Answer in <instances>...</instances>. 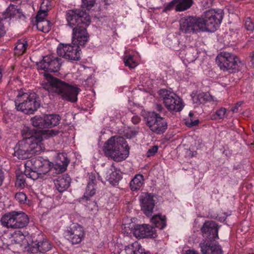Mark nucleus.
<instances>
[{"instance_id":"obj_28","label":"nucleus","mask_w":254,"mask_h":254,"mask_svg":"<svg viewBox=\"0 0 254 254\" xmlns=\"http://www.w3.org/2000/svg\"><path fill=\"white\" fill-rule=\"evenodd\" d=\"M125 252L127 254H146L144 250L137 242L126 247Z\"/></svg>"},{"instance_id":"obj_27","label":"nucleus","mask_w":254,"mask_h":254,"mask_svg":"<svg viewBox=\"0 0 254 254\" xmlns=\"http://www.w3.org/2000/svg\"><path fill=\"white\" fill-rule=\"evenodd\" d=\"M144 184V177L138 174L136 175L129 183L130 190L132 191L139 190Z\"/></svg>"},{"instance_id":"obj_15","label":"nucleus","mask_w":254,"mask_h":254,"mask_svg":"<svg viewBox=\"0 0 254 254\" xmlns=\"http://www.w3.org/2000/svg\"><path fill=\"white\" fill-rule=\"evenodd\" d=\"M7 237L8 244L10 245V248L12 249L13 245H16L20 247L24 248L27 247H29L30 244L29 241L31 240V236L28 235H24L20 231L14 232L12 234L7 235Z\"/></svg>"},{"instance_id":"obj_26","label":"nucleus","mask_w":254,"mask_h":254,"mask_svg":"<svg viewBox=\"0 0 254 254\" xmlns=\"http://www.w3.org/2000/svg\"><path fill=\"white\" fill-rule=\"evenodd\" d=\"M46 128L52 127L59 124L61 117L59 115L50 114L44 116Z\"/></svg>"},{"instance_id":"obj_25","label":"nucleus","mask_w":254,"mask_h":254,"mask_svg":"<svg viewBox=\"0 0 254 254\" xmlns=\"http://www.w3.org/2000/svg\"><path fill=\"white\" fill-rule=\"evenodd\" d=\"M14 221L13 211L4 214L0 219L1 225L8 229H14Z\"/></svg>"},{"instance_id":"obj_10","label":"nucleus","mask_w":254,"mask_h":254,"mask_svg":"<svg viewBox=\"0 0 254 254\" xmlns=\"http://www.w3.org/2000/svg\"><path fill=\"white\" fill-rule=\"evenodd\" d=\"M147 125L152 132L157 134L164 133L168 127L166 119L155 112L149 114L147 118Z\"/></svg>"},{"instance_id":"obj_58","label":"nucleus","mask_w":254,"mask_h":254,"mask_svg":"<svg viewBox=\"0 0 254 254\" xmlns=\"http://www.w3.org/2000/svg\"><path fill=\"white\" fill-rule=\"evenodd\" d=\"M253 131H254V129H253Z\"/></svg>"},{"instance_id":"obj_57","label":"nucleus","mask_w":254,"mask_h":254,"mask_svg":"<svg viewBox=\"0 0 254 254\" xmlns=\"http://www.w3.org/2000/svg\"><path fill=\"white\" fill-rule=\"evenodd\" d=\"M235 41V40H233L232 41V42H234Z\"/></svg>"},{"instance_id":"obj_33","label":"nucleus","mask_w":254,"mask_h":254,"mask_svg":"<svg viewBox=\"0 0 254 254\" xmlns=\"http://www.w3.org/2000/svg\"><path fill=\"white\" fill-rule=\"evenodd\" d=\"M124 61L125 65L130 68H134L138 65V63L134 59V56L130 54H126Z\"/></svg>"},{"instance_id":"obj_31","label":"nucleus","mask_w":254,"mask_h":254,"mask_svg":"<svg viewBox=\"0 0 254 254\" xmlns=\"http://www.w3.org/2000/svg\"><path fill=\"white\" fill-rule=\"evenodd\" d=\"M19 13L17 6L14 4H10L3 13L4 19L14 18Z\"/></svg>"},{"instance_id":"obj_38","label":"nucleus","mask_w":254,"mask_h":254,"mask_svg":"<svg viewBox=\"0 0 254 254\" xmlns=\"http://www.w3.org/2000/svg\"><path fill=\"white\" fill-rule=\"evenodd\" d=\"M226 109L225 108L221 107L217 110L215 114L212 115L211 119L212 120L223 119L225 117Z\"/></svg>"},{"instance_id":"obj_11","label":"nucleus","mask_w":254,"mask_h":254,"mask_svg":"<svg viewBox=\"0 0 254 254\" xmlns=\"http://www.w3.org/2000/svg\"><path fill=\"white\" fill-rule=\"evenodd\" d=\"M80 47L77 45L60 44L57 48V54L64 59L72 61L80 59Z\"/></svg>"},{"instance_id":"obj_24","label":"nucleus","mask_w":254,"mask_h":254,"mask_svg":"<svg viewBox=\"0 0 254 254\" xmlns=\"http://www.w3.org/2000/svg\"><path fill=\"white\" fill-rule=\"evenodd\" d=\"M90 180L88 183V185L86 187L85 192L84 193L83 198L86 199V200H88L93 196L96 193V179L95 177H90L89 178Z\"/></svg>"},{"instance_id":"obj_29","label":"nucleus","mask_w":254,"mask_h":254,"mask_svg":"<svg viewBox=\"0 0 254 254\" xmlns=\"http://www.w3.org/2000/svg\"><path fill=\"white\" fill-rule=\"evenodd\" d=\"M69 162V160L67 158L66 155L60 153L58 155L56 165L59 167L61 172H64L66 169Z\"/></svg>"},{"instance_id":"obj_6","label":"nucleus","mask_w":254,"mask_h":254,"mask_svg":"<svg viewBox=\"0 0 254 254\" xmlns=\"http://www.w3.org/2000/svg\"><path fill=\"white\" fill-rule=\"evenodd\" d=\"M223 19L221 9H210L198 18L200 31L213 32L219 27Z\"/></svg>"},{"instance_id":"obj_18","label":"nucleus","mask_w":254,"mask_h":254,"mask_svg":"<svg viewBox=\"0 0 254 254\" xmlns=\"http://www.w3.org/2000/svg\"><path fill=\"white\" fill-rule=\"evenodd\" d=\"M133 235L139 238H155L157 236L155 228L148 224L136 225L133 229Z\"/></svg>"},{"instance_id":"obj_32","label":"nucleus","mask_w":254,"mask_h":254,"mask_svg":"<svg viewBox=\"0 0 254 254\" xmlns=\"http://www.w3.org/2000/svg\"><path fill=\"white\" fill-rule=\"evenodd\" d=\"M37 247L34 249L36 251H39L42 253H45L50 250L52 248V245L50 242L47 240H44L42 242H39L38 244H35Z\"/></svg>"},{"instance_id":"obj_46","label":"nucleus","mask_w":254,"mask_h":254,"mask_svg":"<svg viewBox=\"0 0 254 254\" xmlns=\"http://www.w3.org/2000/svg\"><path fill=\"white\" fill-rule=\"evenodd\" d=\"M242 101L239 102L237 103L234 107L231 108V111L234 113H236L238 112L239 108L242 105Z\"/></svg>"},{"instance_id":"obj_47","label":"nucleus","mask_w":254,"mask_h":254,"mask_svg":"<svg viewBox=\"0 0 254 254\" xmlns=\"http://www.w3.org/2000/svg\"><path fill=\"white\" fill-rule=\"evenodd\" d=\"M1 19L0 18V37L3 36L5 33L3 24L1 23Z\"/></svg>"},{"instance_id":"obj_49","label":"nucleus","mask_w":254,"mask_h":254,"mask_svg":"<svg viewBox=\"0 0 254 254\" xmlns=\"http://www.w3.org/2000/svg\"><path fill=\"white\" fill-rule=\"evenodd\" d=\"M4 179V175H3V172L1 170V169H0V186L2 185V182L3 181Z\"/></svg>"},{"instance_id":"obj_44","label":"nucleus","mask_w":254,"mask_h":254,"mask_svg":"<svg viewBox=\"0 0 254 254\" xmlns=\"http://www.w3.org/2000/svg\"><path fill=\"white\" fill-rule=\"evenodd\" d=\"M158 149V148L157 146H153L151 147L147 151L146 153V156L147 157H151L153 156L155 154V153L157 152Z\"/></svg>"},{"instance_id":"obj_30","label":"nucleus","mask_w":254,"mask_h":254,"mask_svg":"<svg viewBox=\"0 0 254 254\" xmlns=\"http://www.w3.org/2000/svg\"><path fill=\"white\" fill-rule=\"evenodd\" d=\"M151 222L156 227L163 229L166 226V217L161 214L154 215L151 219Z\"/></svg>"},{"instance_id":"obj_50","label":"nucleus","mask_w":254,"mask_h":254,"mask_svg":"<svg viewBox=\"0 0 254 254\" xmlns=\"http://www.w3.org/2000/svg\"><path fill=\"white\" fill-rule=\"evenodd\" d=\"M156 110L159 112H162L163 110V107H162V106L160 104H157L156 105V107H155Z\"/></svg>"},{"instance_id":"obj_53","label":"nucleus","mask_w":254,"mask_h":254,"mask_svg":"<svg viewBox=\"0 0 254 254\" xmlns=\"http://www.w3.org/2000/svg\"><path fill=\"white\" fill-rule=\"evenodd\" d=\"M198 120H196V121H194V122L193 123H192L191 124V126H195V125H197L198 124Z\"/></svg>"},{"instance_id":"obj_17","label":"nucleus","mask_w":254,"mask_h":254,"mask_svg":"<svg viewBox=\"0 0 254 254\" xmlns=\"http://www.w3.org/2000/svg\"><path fill=\"white\" fill-rule=\"evenodd\" d=\"M87 26H77L72 28V44L78 46H83L88 40V34L86 31Z\"/></svg>"},{"instance_id":"obj_22","label":"nucleus","mask_w":254,"mask_h":254,"mask_svg":"<svg viewBox=\"0 0 254 254\" xmlns=\"http://www.w3.org/2000/svg\"><path fill=\"white\" fill-rule=\"evenodd\" d=\"M192 3V0H173L170 3L168 6H174L176 11H183L189 8Z\"/></svg>"},{"instance_id":"obj_43","label":"nucleus","mask_w":254,"mask_h":254,"mask_svg":"<svg viewBox=\"0 0 254 254\" xmlns=\"http://www.w3.org/2000/svg\"><path fill=\"white\" fill-rule=\"evenodd\" d=\"M245 27L247 30L253 31L254 30V24L250 18H248L245 21Z\"/></svg>"},{"instance_id":"obj_19","label":"nucleus","mask_w":254,"mask_h":254,"mask_svg":"<svg viewBox=\"0 0 254 254\" xmlns=\"http://www.w3.org/2000/svg\"><path fill=\"white\" fill-rule=\"evenodd\" d=\"M14 214V229L22 228L29 223L28 216L25 213L21 211H13Z\"/></svg>"},{"instance_id":"obj_52","label":"nucleus","mask_w":254,"mask_h":254,"mask_svg":"<svg viewBox=\"0 0 254 254\" xmlns=\"http://www.w3.org/2000/svg\"><path fill=\"white\" fill-rule=\"evenodd\" d=\"M250 57H251L252 62H253V64H254V52H253L251 54Z\"/></svg>"},{"instance_id":"obj_41","label":"nucleus","mask_w":254,"mask_h":254,"mask_svg":"<svg viewBox=\"0 0 254 254\" xmlns=\"http://www.w3.org/2000/svg\"><path fill=\"white\" fill-rule=\"evenodd\" d=\"M15 198L20 203H25L27 200L26 194L22 192H19L15 194Z\"/></svg>"},{"instance_id":"obj_35","label":"nucleus","mask_w":254,"mask_h":254,"mask_svg":"<svg viewBox=\"0 0 254 254\" xmlns=\"http://www.w3.org/2000/svg\"><path fill=\"white\" fill-rule=\"evenodd\" d=\"M24 172L25 175L27 178H30L33 180L43 178V175L46 174L39 171V170H28V169H25Z\"/></svg>"},{"instance_id":"obj_51","label":"nucleus","mask_w":254,"mask_h":254,"mask_svg":"<svg viewBox=\"0 0 254 254\" xmlns=\"http://www.w3.org/2000/svg\"><path fill=\"white\" fill-rule=\"evenodd\" d=\"M186 254H199L197 251L193 250H189L187 251Z\"/></svg>"},{"instance_id":"obj_34","label":"nucleus","mask_w":254,"mask_h":254,"mask_svg":"<svg viewBox=\"0 0 254 254\" xmlns=\"http://www.w3.org/2000/svg\"><path fill=\"white\" fill-rule=\"evenodd\" d=\"M37 29L43 32L48 33L51 28L52 24L50 21L45 20L44 21H39L36 23Z\"/></svg>"},{"instance_id":"obj_8","label":"nucleus","mask_w":254,"mask_h":254,"mask_svg":"<svg viewBox=\"0 0 254 254\" xmlns=\"http://www.w3.org/2000/svg\"><path fill=\"white\" fill-rule=\"evenodd\" d=\"M66 19L68 25L72 28L82 25L88 26L90 22V15L80 9L67 10L66 12Z\"/></svg>"},{"instance_id":"obj_56","label":"nucleus","mask_w":254,"mask_h":254,"mask_svg":"<svg viewBox=\"0 0 254 254\" xmlns=\"http://www.w3.org/2000/svg\"><path fill=\"white\" fill-rule=\"evenodd\" d=\"M56 133H54L55 135L57 134V133H58V131H56Z\"/></svg>"},{"instance_id":"obj_55","label":"nucleus","mask_w":254,"mask_h":254,"mask_svg":"<svg viewBox=\"0 0 254 254\" xmlns=\"http://www.w3.org/2000/svg\"><path fill=\"white\" fill-rule=\"evenodd\" d=\"M49 131H50V132H54V131H53V130H49Z\"/></svg>"},{"instance_id":"obj_40","label":"nucleus","mask_w":254,"mask_h":254,"mask_svg":"<svg viewBox=\"0 0 254 254\" xmlns=\"http://www.w3.org/2000/svg\"><path fill=\"white\" fill-rule=\"evenodd\" d=\"M95 3V0H82V7L90 9L94 6Z\"/></svg>"},{"instance_id":"obj_2","label":"nucleus","mask_w":254,"mask_h":254,"mask_svg":"<svg viewBox=\"0 0 254 254\" xmlns=\"http://www.w3.org/2000/svg\"><path fill=\"white\" fill-rule=\"evenodd\" d=\"M218 225L213 221H206L201 232L204 238L199 244L202 254H223L220 246L215 242L218 238Z\"/></svg>"},{"instance_id":"obj_48","label":"nucleus","mask_w":254,"mask_h":254,"mask_svg":"<svg viewBox=\"0 0 254 254\" xmlns=\"http://www.w3.org/2000/svg\"><path fill=\"white\" fill-rule=\"evenodd\" d=\"M131 121L135 125L138 124L140 122V119L137 116H134L132 117Z\"/></svg>"},{"instance_id":"obj_5","label":"nucleus","mask_w":254,"mask_h":254,"mask_svg":"<svg viewBox=\"0 0 254 254\" xmlns=\"http://www.w3.org/2000/svg\"><path fill=\"white\" fill-rule=\"evenodd\" d=\"M14 103L16 109L26 114H33L40 105L36 93L21 90L17 91Z\"/></svg>"},{"instance_id":"obj_42","label":"nucleus","mask_w":254,"mask_h":254,"mask_svg":"<svg viewBox=\"0 0 254 254\" xmlns=\"http://www.w3.org/2000/svg\"><path fill=\"white\" fill-rule=\"evenodd\" d=\"M48 15V11L47 10H40L38 11L37 14L36 19V23L39 21H44L45 20V18Z\"/></svg>"},{"instance_id":"obj_12","label":"nucleus","mask_w":254,"mask_h":254,"mask_svg":"<svg viewBox=\"0 0 254 254\" xmlns=\"http://www.w3.org/2000/svg\"><path fill=\"white\" fill-rule=\"evenodd\" d=\"M52 163L41 156L32 158L27 160L25 168L28 170H39L44 173H47L52 167Z\"/></svg>"},{"instance_id":"obj_21","label":"nucleus","mask_w":254,"mask_h":254,"mask_svg":"<svg viewBox=\"0 0 254 254\" xmlns=\"http://www.w3.org/2000/svg\"><path fill=\"white\" fill-rule=\"evenodd\" d=\"M71 180L67 175L59 176L54 180L56 189L59 192H62L65 190L69 186Z\"/></svg>"},{"instance_id":"obj_16","label":"nucleus","mask_w":254,"mask_h":254,"mask_svg":"<svg viewBox=\"0 0 254 254\" xmlns=\"http://www.w3.org/2000/svg\"><path fill=\"white\" fill-rule=\"evenodd\" d=\"M141 209L148 217L151 216L155 206V200L152 193L143 192L139 196Z\"/></svg>"},{"instance_id":"obj_14","label":"nucleus","mask_w":254,"mask_h":254,"mask_svg":"<svg viewBox=\"0 0 254 254\" xmlns=\"http://www.w3.org/2000/svg\"><path fill=\"white\" fill-rule=\"evenodd\" d=\"M180 30L185 33L197 32L200 31L198 18L184 17L180 20Z\"/></svg>"},{"instance_id":"obj_45","label":"nucleus","mask_w":254,"mask_h":254,"mask_svg":"<svg viewBox=\"0 0 254 254\" xmlns=\"http://www.w3.org/2000/svg\"><path fill=\"white\" fill-rule=\"evenodd\" d=\"M5 239V238H4ZM6 242H4V240L2 238L0 237V249H5L7 248L9 249H11V248H10V245L8 244V242L7 239H6Z\"/></svg>"},{"instance_id":"obj_1","label":"nucleus","mask_w":254,"mask_h":254,"mask_svg":"<svg viewBox=\"0 0 254 254\" xmlns=\"http://www.w3.org/2000/svg\"><path fill=\"white\" fill-rule=\"evenodd\" d=\"M61 65V59L56 56L50 55L44 57L43 60L37 64L38 70L44 71L42 73L44 79L41 85L50 94H57L64 100L75 102L80 89L47 73L58 71Z\"/></svg>"},{"instance_id":"obj_9","label":"nucleus","mask_w":254,"mask_h":254,"mask_svg":"<svg viewBox=\"0 0 254 254\" xmlns=\"http://www.w3.org/2000/svg\"><path fill=\"white\" fill-rule=\"evenodd\" d=\"M159 94L162 98L163 103L170 111L180 112L184 107V104L175 93L166 89H161Z\"/></svg>"},{"instance_id":"obj_37","label":"nucleus","mask_w":254,"mask_h":254,"mask_svg":"<svg viewBox=\"0 0 254 254\" xmlns=\"http://www.w3.org/2000/svg\"><path fill=\"white\" fill-rule=\"evenodd\" d=\"M27 47V42L25 40H18L15 47L16 53L18 55H22L26 51Z\"/></svg>"},{"instance_id":"obj_36","label":"nucleus","mask_w":254,"mask_h":254,"mask_svg":"<svg viewBox=\"0 0 254 254\" xmlns=\"http://www.w3.org/2000/svg\"><path fill=\"white\" fill-rule=\"evenodd\" d=\"M32 125L40 129L46 128L44 117L40 116H35L31 119Z\"/></svg>"},{"instance_id":"obj_4","label":"nucleus","mask_w":254,"mask_h":254,"mask_svg":"<svg viewBox=\"0 0 254 254\" xmlns=\"http://www.w3.org/2000/svg\"><path fill=\"white\" fill-rule=\"evenodd\" d=\"M41 135L25 137L19 141L15 148L14 155L19 159H26L30 154H39L45 150Z\"/></svg>"},{"instance_id":"obj_3","label":"nucleus","mask_w":254,"mask_h":254,"mask_svg":"<svg viewBox=\"0 0 254 254\" xmlns=\"http://www.w3.org/2000/svg\"><path fill=\"white\" fill-rule=\"evenodd\" d=\"M103 150L106 157L119 162L128 156L129 147L125 138L114 136L105 142Z\"/></svg>"},{"instance_id":"obj_13","label":"nucleus","mask_w":254,"mask_h":254,"mask_svg":"<svg viewBox=\"0 0 254 254\" xmlns=\"http://www.w3.org/2000/svg\"><path fill=\"white\" fill-rule=\"evenodd\" d=\"M64 236L72 245L80 243L85 236L83 228L78 224H73L64 231Z\"/></svg>"},{"instance_id":"obj_54","label":"nucleus","mask_w":254,"mask_h":254,"mask_svg":"<svg viewBox=\"0 0 254 254\" xmlns=\"http://www.w3.org/2000/svg\"><path fill=\"white\" fill-rule=\"evenodd\" d=\"M188 60L190 62H192L194 60L193 59H190L189 60V59H188Z\"/></svg>"},{"instance_id":"obj_39","label":"nucleus","mask_w":254,"mask_h":254,"mask_svg":"<svg viewBox=\"0 0 254 254\" xmlns=\"http://www.w3.org/2000/svg\"><path fill=\"white\" fill-rule=\"evenodd\" d=\"M25 174H20L16 175V187L20 188H23L25 187Z\"/></svg>"},{"instance_id":"obj_7","label":"nucleus","mask_w":254,"mask_h":254,"mask_svg":"<svg viewBox=\"0 0 254 254\" xmlns=\"http://www.w3.org/2000/svg\"><path fill=\"white\" fill-rule=\"evenodd\" d=\"M218 65L221 69L240 70L244 64L239 58L235 54L228 52H222L217 57Z\"/></svg>"},{"instance_id":"obj_59","label":"nucleus","mask_w":254,"mask_h":254,"mask_svg":"<svg viewBox=\"0 0 254 254\" xmlns=\"http://www.w3.org/2000/svg\"><path fill=\"white\" fill-rule=\"evenodd\" d=\"M253 131H254V129H253Z\"/></svg>"},{"instance_id":"obj_20","label":"nucleus","mask_w":254,"mask_h":254,"mask_svg":"<svg viewBox=\"0 0 254 254\" xmlns=\"http://www.w3.org/2000/svg\"><path fill=\"white\" fill-rule=\"evenodd\" d=\"M193 101L197 104H205L207 102L212 105H217L219 101L208 92H201L194 97Z\"/></svg>"},{"instance_id":"obj_23","label":"nucleus","mask_w":254,"mask_h":254,"mask_svg":"<svg viewBox=\"0 0 254 254\" xmlns=\"http://www.w3.org/2000/svg\"><path fill=\"white\" fill-rule=\"evenodd\" d=\"M122 178V176L119 171L112 165L111 168L107 171L105 174V179L111 184H114L118 182Z\"/></svg>"}]
</instances>
